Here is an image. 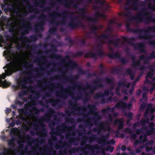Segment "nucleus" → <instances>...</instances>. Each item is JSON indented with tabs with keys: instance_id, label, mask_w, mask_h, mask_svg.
<instances>
[{
	"instance_id": "nucleus-1",
	"label": "nucleus",
	"mask_w": 155,
	"mask_h": 155,
	"mask_svg": "<svg viewBox=\"0 0 155 155\" xmlns=\"http://www.w3.org/2000/svg\"><path fill=\"white\" fill-rule=\"evenodd\" d=\"M113 78H109L108 77L104 79L103 78H97L95 80L93 81L92 83L94 84L93 86H91L90 84H87L85 88L82 87L80 84H77L76 83H74L71 87H68V89L71 92H73L76 88L81 89L83 90H85L86 89L90 90L89 92L93 93V92L97 89L102 88L104 86L101 82H105L107 84H113Z\"/></svg>"
},
{
	"instance_id": "nucleus-2",
	"label": "nucleus",
	"mask_w": 155,
	"mask_h": 155,
	"mask_svg": "<svg viewBox=\"0 0 155 155\" xmlns=\"http://www.w3.org/2000/svg\"><path fill=\"white\" fill-rule=\"evenodd\" d=\"M23 68H25L26 70H30L31 71L29 72L28 74V77H25L23 78L21 80H18L17 82L18 84L20 86L22 89L28 88L30 91L33 90V89H37V87H38V85H35L33 87L31 86H27V84L28 82L31 84L33 82V81L31 78H35V77L34 75V74L33 71L37 72L36 71V68H34L33 64L30 63L29 62L26 61L25 63L23 65Z\"/></svg>"
},
{
	"instance_id": "nucleus-3",
	"label": "nucleus",
	"mask_w": 155,
	"mask_h": 155,
	"mask_svg": "<svg viewBox=\"0 0 155 155\" xmlns=\"http://www.w3.org/2000/svg\"><path fill=\"white\" fill-rule=\"evenodd\" d=\"M8 65L11 70L9 69L8 67L5 66L4 67L3 69L7 68V69L5 70V73H3L2 75L0 74V87H2L4 88L9 86L11 85V83L8 82L6 80L3 81L2 79H4L6 75H11L12 72H16L20 69V63L16 60H14L10 61Z\"/></svg>"
},
{
	"instance_id": "nucleus-4",
	"label": "nucleus",
	"mask_w": 155,
	"mask_h": 155,
	"mask_svg": "<svg viewBox=\"0 0 155 155\" xmlns=\"http://www.w3.org/2000/svg\"><path fill=\"white\" fill-rule=\"evenodd\" d=\"M130 24L127 23L126 25V28L128 32L138 34V38L142 39H151L152 35L150 34V31H155V26H149L147 28H143L134 29L130 28Z\"/></svg>"
},
{
	"instance_id": "nucleus-5",
	"label": "nucleus",
	"mask_w": 155,
	"mask_h": 155,
	"mask_svg": "<svg viewBox=\"0 0 155 155\" xmlns=\"http://www.w3.org/2000/svg\"><path fill=\"white\" fill-rule=\"evenodd\" d=\"M132 19L137 21L139 23L144 22L146 24L155 22V18L153 17L152 13L145 8L141 9L135 16L132 17Z\"/></svg>"
},
{
	"instance_id": "nucleus-6",
	"label": "nucleus",
	"mask_w": 155,
	"mask_h": 155,
	"mask_svg": "<svg viewBox=\"0 0 155 155\" xmlns=\"http://www.w3.org/2000/svg\"><path fill=\"white\" fill-rule=\"evenodd\" d=\"M87 107L89 109L90 112L94 114V117L91 118V119L94 121L95 125H98V126L97 127V134H100L102 130H103L104 131L107 130L105 127L103 125V122H100L99 124H98L97 121L101 119V116L99 114V113L96 111L97 108L96 106L94 105H91L90 104H88L87 105ZM89 119L90 120L91 119V118H89ZM107 130L108 131L110 130V127L109 126L107 127Z\"/></svg>"
},
{
	"instance_id": "nucleus-7",
	"label": "nucleus",
	"mask_w": 155,
	"mask_h": 155,
	"mask_svg": "<svg viewBox=\"0 0 155 155\" xmlns=\"http://www.w3.org/2000/svg\"><path fill=\"white\" fill-rule=\"evenodd\" d=\"M68 14L66 11L60 13L56 11H54L52 13L50 14L49 17L51 19L50 21L51 24H55L58 26L60 24L64 25L66 22V19Z\"/></svg>"
},
{
	"instance_id": "nucleus-8",
	"label": "nucleus",
	"mask_w": 155,
	"mask_h": 155,
	"mask_svg": "<svg viewBox=\"0 0 155 155\" xmlns=\"http://www.w3.org/2000/svg\"><path fill=\"white\" fill-rule=\"evenodd\" d=\"M124 41H127L130 45L133 46L135 49H139L140 53H146V51L144 49L145 46L143 43L140 42L138 43L137 45H135L133 42L135 40V38L134 37L128 38L127 37H124Z\"/></svg>"
},
{
	"instance_id": "nucleus-9",
	"label": "nucleus",
	"mask_w": 155,
	"mask_h": 155,
	"mask_svg": "<svg viewBox=\"0 0 155 155\" xmlns=\"http://www.w3.org/2000/svg\"><path fill=\"white\" fill-rule=\"evenodd\" d=\"M60 127L61 128V129L58 127H57L56 130L57 131L53 132V134L57 136L58 135H59L61 132H63V130L64 129L67 130L68 131L70 132L68 134H69L70 136L71 135L73 137L75 136L76 135V132L75 131H74L71 133H70L71 131L75 127V126L74 125H72L71 127H68L65 123H63L61 125Z\"/></svg>"
},
{
	"instance_id": "nucleus-10",
	"label": "nucleus",
	"mask_w": 155,
	"mask_h": 155,
	"mask_svg": "<svg viewBox=\"0 0 155 155\" xmlns=\"http://www.w3.org/2000/svg\"><path fill=\"white\" fill-rule=\"evenodd\" d=\"M73 0H71L68 2L66 0H56L55 1H52L50 3L51 7L54 8L57 3H63L64 6L67 8H70L71 6L72 5L73 7L75 8H77L78 4L77 3H74Z\"/></svg>"
},
{
	"instance_id": "nucleus-11",
	"label": "nucleus",
	"mask_w": 155,
	"mask_h": 155,
	"mask_svg": "<svg viewBox=\"0 0 155 155\" xmlns=\"http://www.w3.org/2000/svg\"><path fill=\"white\" fill-rule=\"evenodd\" d=\"M109 136V134H106L104 135H101L100 137H99L97 139V142L100 144H101L102 145L109 144H114L115 142L113 139L110 140L108 142H107Z\"/></svg>"
},
{
	"instance_id": "nucleus-12",
	"label": "nucleus",
	"mask_w": 155,
	"mask_h": 155,
	"mask_svg": "<svg viewBox=\"0 0 155 155\" xmlns=\"http://www.w3.org/2000/svg\"><path fill=\"white\" fill-rule=\"evenodd\" d=\"M87 72L86 71H84L81 69L78 70V74L76 75H71L70 76H66L64 78V81H67L75 82L78 79L79 76L80 75H83L86 74Z\"/></svg>"
},
{
	"instance_id": "nucleus-13",
	"label": "nucleus",
	"mask_w": 155,
	"mask_h": 155,
	"mask_svg": "<svg viewBox=\"0 0 155 155\" xmlns=\"http://www.w3.org/2000/svg\"><path fill=\"white\" fill-rule=\"evenodd\" d=\"M21 22L23 26H24L23 28L24 31H22L21 32V35H24L25 34H28L30 31L32 29L31 25L30 24H28L26 19L24 18H23L21 20Z\"/></svg>"
},
{
	"instance_id": "nucleus-14",
	"label": "nucleus",
	"mask_w": 155,
	"mask_h": 155,
	"mask_svg": "<svg viewBox=\"0 0 155 155\" xmlns=\"http://www.w3.org/2000/svg\"><path fill=\"white\" fill-rule=\"evenodd\" d=\"M70 54H73L71 55V56L74 58L84 55L86 58H87L90 57L91 58H93L96 60L97 59L95 53L91 52L85 53L82 51H77L74 54H73L72 52Z\"/></svg>"
},
{
	"instance_id": "nucleus-15",
	"label": "nucleus",
	"mask_w": 155,
	"mask_h": 155,
	"mask_svg": "<svg viewBox=\"0 0 155 155\" xmlns=\"http://www.w3.org/2000/svg\"><path fill=\"white\" fill-rule=\"evenodd\" d=\"M39 127L37 124L34 123L32 124L33 126L35 127V129L36 130H40L41 134L44 137H45L47 134V130L45 127V124L42 122L39 123Z\"/></svg>"
},
{
	"instance_id": "nucleus-16",
	"label": "nucleus",
	"mask_w": 155,
	"mask_h": 155,
	"mask_svg": "<svg viewBox=\"0 0 155 155\" xmlns=\"http://www.w3.org/2000/svg\"><path fill=\"white\" fill-rule=\"evenodd\" d=\"M36 104V103L35 101H32L31 105L25 104L24 107L26 109H30L33 111H34L35 114H38L41 112H43L45 111L44 108H41L40 109H38L35 106Z\"/></svg>"
},
{
	"instance_id": "nucleus-17",
	"label": "nucleus",
	"mask_w": 155,
	"mask_h": 155,
	"mask_svg": "<svg viewBox=\"0 0 155 155\" xmlns=\"http://www.w3.org/2000/svg\"><path fill=\"white\" fill-rule=\"evenodd\" d=\"M107 56L110 59H114L115 58H120V61L123 64L125 65L129 62L128 60L124 58H121L120 54L118 52H116L114 54H107Z\"/></svg>"
},
{
	"instance_id": "nucleus-18",
	"label": "nucleus",
	"mask_w": 155,
	"mask_h": 155,
	"mask_svg": "<svg viewBox=\"0 0 155 155\" xmlns=\"http://www.w3.org/2000/svg\"><path fill=\"white\" fill-rule=\"evenodd\" d=\"M56 85L57 87H60L61 89L59 91L56 93V95L64 98H66L68 93L65 91V89L64 88L63 84L61 83H59L57 84Z\"/></svg>"
},
{
	"instance_id": "nucleus-19",
	"label": "nucleus",
	"mask_w": 155,
	"mask_h": 155,
	"mask_svg": "<svg viewBox=\"0 0 155 155\" xmlns=\"http://www.w3.org/2000/svg\"><path fill=\"white\" fill-rule=\"evenodd\" d=\"M109 94L113 96L114 95V93L112 91L107 89L104 91V93L101 92L98 93L95 95L94 97L95 99L97 100L100 97H103L104 96H108Z\"/></svg>"
},
{
	"instance_id": "nucleus-20",
	"label": "nucleus",
	"mask_w": 155,
	"mask_h": 155,
	"mask_svg": "<svg viewBox=\"0 0 155 155\" xmlns=\"http://www.w3.org/2000/svg\"><path fill=\"white\" fill-rule=\"evenodd\" d=\"M155 124L153 122L150 123L149 124L148 128L147 130L145 131L146 134L144 136L153 135L155 134Z\"/></svg>"
},
{
	"instance_id": "nucleus-21",
	"label": "nucleus",
	"mask_w": 155,
	"mask_h": 155,
	"mask_svg": "<svg viewBox=\"0 0 155 155\" xmlns=\"http://www.w3.org/2000/svg\"><path fill=\"white\" fill-rule=\"evenodd\" d=\"M79 11L80 12L81 16L84 18H86L87 20L90 21H93L96 22L97 21V19L96 18H94L90 16L86 15V9L84 8H79Z\"/></svg>"
},
{
	"instance_id": "nucleus-22",
	"label": "nucleus",
	"mask_w": 155,
	"mask_h": 155,
	"mask_svg": "<svg viewBox=\"0 0 155 155\" xmlns=\"http://www.w3.org/2000/svg\"><path fill=\"white\" fill-rule=\"evenodd\" d=\"M39 19L40 21L37 23L36 27L40 28L41 29H43V26L45 24V21L47 20L46 16L44 14H42L41 15Z\"/></svg>"
},
{
	"instance_id": "nucleus-23",
	"label": "nucleus",
	"mask_w": 155,
	"mask_h": 155,
	"mask_svg": "<svg viewBox=\"0 0 155 155\" xmlns=\"http://www.w3.org/2000/svg\"><path fill=\"white\" fill-rule=\"evenodd\" d=\"M83 25V24L81 21L79 20H77L75 22L72 20L68 24V26L73 29L78 28L82 26Z\"/></svg>"
},
{
	"instance_id": "nucleus-24",
	"label": "nucleus",
	"mask_w": 155,
	"mask_h": 155,
	"mask_svg": "<svg viewBox=\"0 0 155 155\" xmlns=\"http://www.w3.org/2000/svg\"><path fill=\"white\" fill-rule=\"evenodd\" d=\"M69 105L72 107L73 110H74L75 111L78 110H78L79 111H83L86 110L87 107L86 106H78L77 104L76 103V105L74 106L72 101H69L68 102Z\"/></svg>"
},
{
	"instance_id": "nucleus-25",
	"label": "nucleus",
	"mask_w": 155,
	"mask_h": 155,
	"mask_svg": "<svg viewBox=\"0 0 155 155\" xmlns=\"http://www.w3.org/2000/svg\"><path fill=\"white\" fill-rule=\"evenodd\" d=\"M130 56L131 57L132 60V66L135 68L140 67L141 64L140 60L139 59L136 61V57L134 54L130 55Z\"/></svg>"
},
{
	"instance_id": "nucleus-26",
	"label": "nucleus",
	"mask_w": 155,
	"mask_h": 155,
	"mask_svg": "<svg viewBox=\"0 0 155 155\" xmlns=\"http://www.w3.org/2000/svg\"><path fill=\"white\" fill-rule=\"evenodd\" d=\"M126 81L125 80H124L122 81H121L120 80L118 81V86L116 88L115 91V93L118 96L120 95V87H122L123 88H124L126 86Z\"/></svg>"
},
{
	"instance_id": "nucleus-27",
	"label": "nucleus",
	"mask_w": 155,
	"mask_h": 155,
	"mask_svg": "<svg viewBox=\"0 0 155 155\" xmlns=\"http://www.w3.org/2000/svg\"><path fill=\"white\" fill-rule=\"evenodd\" d=\"M52 57L60 60L61 61L64 62L66 60H69L70 57L68 55H66L64 58H63L61 55L56 54L53 53L52 54Z\"/></svg>"
},
{
	"instance_id": "nucleus-28",
	"label": "nucleus",
	"mask_w": 155,
	"mask_h": 155,
	"mask_svg": "<svg viewBox=\"0 0 155 155\" xmlns=\"http://www.w3.org/2000/svg\"><path fill=\"white\" fill-rule=\"evenodd\" d=\"M33 94H34L35 95V97L32 94H30L28 96V98L31 100L32 102V101H34V100H37L38 98H39L41 97V94L39 91L36 92L33 90L30 91Z\"/></svg>"
},
{
	"instance_id": "nucleus-29",
	"label": "nucleus",
	"mask_w": 155,
	"mask_h": 155,
	"mask_svg": "<svg viewBox=\"0 0 155 155\" xmlns=\"http://www.w3.org/2000/svg\"><path fill=\"white\" fill-rule=\"evenodd\" d=\"M139 0H132V9L135 10H137L138 9L139 6H144L145 2H142L140 4H138Z\"/></svg>"
},
{
	"instance_id": "nucleus-30",
	"label": "nucleus",
	"mask_w": 155,
	"mask_h": 155,
	"mask_svg": "<svg viewBox=\"0 0 155 155\" xmlns=\"http://www.w3.org/2000/svg\"><path fill=\"white\" fill-rule=\"evenodd\" d=\"M109 38V35L103 34L97 37L96 40L100 44L102 45L104 44V43L102 41V39H108Z\"/></svg>"
},
{
	"instance_id": "nucleus-31",
	"label": "nucleus",
	"mask_w": 155,
	"mask_h": 155,
	"mask_svg": "<svg viewBox=\"0 0 155 155\" xmlns=\"http://www.w3.org/2000/svg\"><path fill=\"white\" fill-rule=\"evenodd\" d=\"M109 38V35L103 34L97 37L96 40L100 44L102 45L104 44V43L102 41V39H108Z\"/></svg>"
},
{
	"instance_id": "nucleus-32",
	"label": "nucleus",
	"mask_w": 155,
	"mask_h": 155,
	"mask_svg": "<svg viewBox=\"0 0 155 155\" xmlns=\"http://www.w3.org/2000/svg\"><path fill=\"white\" fill-rule=\"evenodd\" d=\"M38 104L41 105L42 106L47 108L48 109V111L50 113L53 114L55 113L54 110L52 109V108L49 107V106L48 104L45 105L42 101H38Z\"/></svg>"
},
{
	"instance_id": "nucleus-33",
	"label": "nucleus",
	"mask_w": 155,
	"mask_h": 155,
	"mask_svg": "<svg viewBox=\"0 0 155 155\" xmlns=\"http://www.w3.org/2000/svg\"><path fill=\"white\" fill-rule=\"evenodd\" d=\"M114 123L115 124H118L117 129L119 130H121L124 127V120L121 118L120 119H117L114 120Z\"/></svg>"
},
{
	"instance_id": "nucleus-34",
	"label": "nucleus",
	"mask_w": 155,
	"mask_h": 155,
	"mask_svg": "<svg viewBox=\"0 0 155 155\" xmlns=\"http://www.w3.org/2000/svg\"><path fill=\"white\" fill-rule=\"evenodd\" d=\"M120 41V38H117L113 40H109L108 41V43L109 44L113 45L115 47H117L119 46V44Z\"/></svg>"
},
{
	"instance_id": "nucleus-35",
	"label": "nucleus",
	"mask_w": 155,
	"mask_h": 155,
	"mask_svg": "<svg viewBox=\"0 0 155 155\" xmlns=\"http://www.w3.org/2000/svg\"><path fill=\"white\" fill-rule=\"evenodd\" d=\"M143 136L142 135H140L139 137L140 141L138 140H137L134 143V145L137 146L139 143L140 142H144L146 141L147 140V137L146 136H144L143 139Z\"/></svg>"
},
{
	"instance_id": "nucleus-36",
	"label": "nucleus",
	"mask_w": 155,
	"mask_h": 155,
	"mask_svg": "<svg viewBox=\"0 0 155 155\" xmlns=\"http://www.w3.org/2000/svg\"><path fill=\"white\" fill-rule=\"evenodd\" d=\"M102 48V45H100L99 43V45L97 47V48L98 49V50L97 52L96 56H97L100 57H103L104 55V52L101 49ZM97 57V56H96Z\"/></svg>"
},
{
	"instance_id": "nucleus-37",
	"label": "nucleus",
	"mask_w": 155,
	"mask_h": 155,
	"mask_svg": "<svg viewBox=\"0 0 155 155\" xmlns=\"http://www.w3.org/2000/svg\"><path fill=\"white\" fill-rule=\"evenodd\" d=\"M70 136V135L69 134H65V138L66 139H68V141L70 143H74L75 141L78 139L77 138L74 137H71L69 138Z\"/></svg>"
},
{
	"instance_id": "nucleus-38",
	"label": "nucleus",
	"mask_w": 155,
	"mask_h": 155,
	"mask_svg": "<svg viewBox=\"0 0 155 155\" xmlns=\"http://www.w3.org/2000/svg\"><path fill=\"white\" fill-rule=\"evenodd\" d=\"M51 116H49L48 114H46L45 115L42 116L39 119L40 120L49 121L51 120Z\"/></svg>"
},
{
	"instance_id": "nucleus-39",
	"label": "nucleus",
	"mask_w": 155,
	"mask_h": 155,
	"mask_svg": "<svg viewBox=\"0 0 155 155\" xmlns=\"http://www.w3.org/2000/svg\"><path fill=\"white\" fill-rule=\"evenodd\" d=\"M38 36L41 37L42 35L41 34H39L38 35H30L29 36L30 39V41H36L38 40Z\"/></svg>"
},
{
	"instance_id": "nucleus-40",
	"label": "nucleus",
	"mask_w": 155,
	"mask_h": 155,
	"mask_svg": "<svg viewBox=\"0 0 155 155\" xmlns=\"http://www.w3.org/2000/svg\"><path fill=\"white\" fill-rule=\"evenodd\" d=\"M68 63L71 69L77 68L78 66V64L72 60H69Z\"/></svg>"
},
{
	"instance_id": "nucleus-41",
	"label": "nucleus",
	"mask_w": 155,
	"mask_h": 155,
	"mask_svg": "<svg viewBox=\"0 0 155 155\" xmlns=\"http://www.w3.org/2000/svg\"><path fill=\"white\" fill-rule=\"evenodd\" d=\"M51 49L49 51H47L46 52L49 53L50 52H57L58 50L57 47L56 46L54 45L51 44Z\"/></svg>"
},
{
	"instance_id": "nucleus-42",
	"label": "nucleus",
	"mask_w": 155,
	"mask_h": 155,
	"mask_svg": "<svg viewBox=\"0 0 155 155\" xmlns=\"http://www.w3.org/2000/svg\"><path fill=\"white\" fill-rule=\"evenodd\" d=\"M126 103L124 102L123 101H121L120 102L117 103L115 106V107L118 109L120 108L121 107L124 108V107H125L126 105Z\"/></svg>"
},
{
	"instance_id": "nucleus-43",
	"label": "nucleus",
	"mask_w": 155,
	"mask_h": 155,
	"mask_svg": "<svg viewBox=\"0 0 155 155\" xmlns=\"http://www.w3.org/2000/svg\"><path fill=\"white\" fill-rule=\"evenodd\" d=\"M115 109V108L114 107L112 108H110L109 107H107L106 109H103L101 110V112L103 113H106L107 112H109V110H110L111 112H114Z\"/></svg>"
},
{
	"instance_id": "nucleus-44",
	"label": "nucleus",
	"mask_w": 155,
	"mask_h": 155,
	"mask_svg": "<svg viewBox=\"0 0 155 155\" xmlns=\"http://www.w3.org/2000/svg\"><path fill=\"white\" fill-rule=\"evenodd\" d=\"M27 6L28 8L29 11H30V12L32 11H34L35 14H38L39 12V11L36 8H33V6L31 5H27Z\"/></svg>"
},
{
	"instance_id": "nucleus-45",
	"label": "nucleus",
	"mask_w": 155,
	"mask_h": 155,
	"mask_svg": "<svg viewBox=\"0 0 155 155\" xmlns=\"http://www.w3.org/2000/svg\"><path fill=\"white\" fill-rule=\"evenodd\" d=\"M147 57H145L143 55H142L140 56L139 57V59L141 60H144V63H148L150 62V58H149L147 59Z\"/></svg>"
},
{
	"instance_id": "nucleus-46",
	"label": "nucleus",
	"mask_w": 155,
	"mask_h": 155,
	"mask_svg": "<svg viewBox=\"0 0 155 155\" xmlns=\"http://www.w3.org/2000/svg\"><path fill=\"white\" fill-rule=\"evenodd\" d=\"M89 143H91L93 141L97 139V136L96 135L92 134L91 137H89Z\"/></svg>"
},
{
	"instance_id": "nucleus-47",
	"label": "nucleus",
	"mask_w": 155,
	"mask_h": 155,
	"mask_svg": "<svg viewBox=\"0 0 155 155\" xmlns=\"http://www.w3.org/2000/svg\"><path fill=\"white\" fill-rule=\"evenodd\" d=\"M98 29V28L95 25H93L91 27V33H93L94 35H96L97 31Z\"/></svg>"
},
{
	"instance_id": "nucleus-48",
	"label": "nucleus",
	"mask_w": 155,
	"mask_h": 155,
	"mask_svg": "<svg viewBox=\"0 0 155 155\" xmlns=\"http://www.w3.org/2000/svg\"><path fill=\"white\" fill-rule=\"evenodd\" d=\"M60 102L59 99H56L53 100H51V105L53 107H54L56 105H58V103Z\"/></svg>"
},
{
	"instance_id": "nucleus-49",
	"label": "nucleus",
	"mask_w": 155,
	"mask_h": 155,
	"mask_svg": "<svg viewBox=\"0 0 155 155\" xmlns=\"http://www.w3.org/2000/svg\"><path fill=\"white\" fill-rule=\"evenodd\" d=\"M65 40L68 41L70 46H72L74 45L75 42L74 41L72 40L70 37H67L65 39Z\"/></svg>"
},
{
	"instance_id": "nucleus-50",
	"label": "nucleus",
	"mask_w": 155,
	"mask_h": 155,
	"mask_svg": "<svg viewBox=\"0 0 155 155\" xmlns=\"http://www.w3.org/2000/svg\"><path fill=\"white\" fill-rule=\"evenodd\" d=\"M79 44L80 45L85 46L86 45V39L85 38H82L78 40Z\"/></svg>"
},
{
	"instance_id": "nucleus-51",
	"label": "nucleus",
	"mask_w": 155,
	"mask_h": 155,
	"mask_svg": "<svg viewBox=\"0 0 155 155\" xmlns=\"http://www.w3.org/2000/svg\"><path fill=\"white\" fill-rule=\"evenodd\" d=\"M28 93V91L27 90H25L23 91L18 93V96L21 98H22L24 95L27 94Z\"/></svg>"
},
{
	"instance_id": "nucleus-52",
	"label": "nucleus",
	"mask_w": 155,
	"mask_h": 155,
	"mask_svg": "<svg viewBox=\"0 0 155 155\" xmlns=\"http://www.w3.org/2000/svg\"><path fill=\"white\" fill-rule=\"evenodd\" d=\"M65 121L66 122H70L71 123H73L74 122V119L71 117H66L65 118Z\"/></svg>"
},
{
	"instance_id": "nucleus-53",
	"label": "nucleus",
	"mask_w": 155,
	"mask_h": 155,
	"mask_svg": "<svg viewBox=\"0 0 155 155\" xmlns=\"http://www.w3.org/2000/svg\"><path fill=\"white\" fill-rule=\"evenodd\" d=\"M50 91L45 93V96H42L41 97L42 99L43 100H44L46 97H49L51 96V92L53 90L51 89H50Z\"/></svg>"
},
{
	"instance_id": "nucleus-54",
	"label": "nucleus",
	"mask_w": 155,
	"mask_h": 155,
	"mask_svg": "<svg viewBox=\"0 0 155 155\" xmlns=\"http://www.w3.org/2000/svg\"><path fill=\"white\" fill-rule=\"evenodd\" d=\"M114 149V147L108 146L105 148V150L107 151H110V153H112Z\"/></svg>"
},
{
	"instance_id": "nucleus-55",
	"label": "nucleus",
	"mask_w": 155,
	"mask_h": 155,
	"mask_svg": "<svg viewBox=\"0 0 155 155\" xmlns=\"http://www.w3.org/2000/svg\"><path fill=\"white\" fill-rule=\"evenodd\" d=\"M74 110L72 109L71 111H69L68 110H65V112L67 115L69 116L72 114H74L75 111Z\"/></svg>"
},
{
	"instance_id": "nucleus-56",
	"label": "nucleus",
	"mask_w": 155,
	"mask_h": 155,
	"mask_svg": "<svg viewBox=\"0 0 155 155\" xmlns=\"http://www.w3.org/2000/svg\"><path fill=\"white\" fill-rule=\"evenodd\" d=\"M57 31V28L56 27H52L50 28L49 32L51 34H54Z\"/></svg>"
},
{
	"instance_id": "nucleus-57",
	"label": "nucleus",
	"mask_w": 155,
	"mask_h": 155,
	"mask_svg": "<svg viewBox=\"0 0 155 155\" xmlns=\"http://www.w3.org/2000/svg\"><path fill=\"white\" fill-rule=\"evenodd\" d=\"M147 59L150 58L151 60H152L154 58L155 59V54L154 51H153L152 52L150 53V55L149 56H147Z\"/></svg>"
},
{
	"instance_id": "nucleus-58",
	"label": "nucleus",
	"mask_w": 155,
	"mask_h": 155,
	"mask_svg": "<svg viewBox=\"0 0 155 155\" xmlns=\"http://www.w3.org/2000/svg\"><path fill=\"white\" fill-rule=\"evenodd\" d=\"M82 139L83 140V141L85 143H87L88 140L89 141V137L85 135L83 136Z\"/></svg>"
},
{
	"instance_id": "nucleus-59",
	"label": "nucleus",
	"mask_w": 155,
	"mask_h": 155,
	"mask_svg": "<svg viewBox=\"0 0 155 155\" xmlns=\"http://www.w3.org/2000/svg\"><path fill=\"white\" fill-rule=\"evenodd\" d=\"M133 114L131 112H129L128 114L125 113L124 115L127 117H128L130 118H132V117Z\"/></svg>"
},
{
	"instance_id": "nucleus-60",
	"label": "nucleus",
	"mask_w": 155,
	"mask_h": 155,
	"mask_svg": "<svg viewBox=\"0 0 155 155\" xmlns=\"http://www.w3.org/2000/svg\"><path fill=\"white\" fill-rule=\"evenodd\" d=\"M38 148L39 146L37 144L35 145V146H32L31 147V148L32 151L35 152H37L36 149Z\"/></svg>"
},
{
	"instance_id": "nucleus-61",
	"label": "nucleus",
	"mask_w": 155,
	"mask_h": 155,
	"mask_svg": "<svg viewBox=\"0 0 155 155\" xmlns=\"http://www.w3.org/2000/svg\"><path fill=\"white\" fill-rule=\"evenodd\" d=\"M147 94L145 93H143V97L142 98L140 99V101H142V100H145V101H147V99L148 98L147 97Z\"/></svg>"
},
{
	"instance_id": "nucleus-62",
	"label": "nucleus",
	"mask_w": 155,
	"mask_h": 155,
	"mask_svg": "<svg viewBox=\"0 0 155 155\" xmlns=\"http://www.w3.org/2000/svg\"><path fill=\"white\" fill-rule=\"evenodd\" d=\"M94 15L96 18H99L101 17H103V15L102 14L100 13L99 12H96L95 14Z\"/></svg>"
},
{
	"instance_id": "nucleus-63",
	"label": "nucleus",
	"mask_w": 155,
	"mask_h": 155,
	"mask_svg": "<svg viewBox=\"0 0 155 155\" xmlns=\"http://www.w3.org/2000/svg\"><path fill=\"white\" fill-rule=\"evenodd\" d=\"M154 73H152L151 72H149L147 74V76H146V78H147V77H148L150 78L151 79L152 78Z\"/></svg>"
},
{
	"instance_id": "nucleus-64",
	"label": "nucleus",
	"mask_w": 155,
	"mask_h": 155,
	"mask_svg": "<svg viewBox=\"0 0 155 155\" xmlns=\"http://www.w3.org/2000/svg\"><path fill=\"white\" fill-rule=\"evenodd\" d=\"M124 131L126 133L132 134L133 132L130 128H127L124 129Z\"/></svg>"
}]
</instances>
